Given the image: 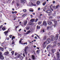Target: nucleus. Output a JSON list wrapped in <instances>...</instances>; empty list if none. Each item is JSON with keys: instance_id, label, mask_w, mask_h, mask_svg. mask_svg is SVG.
Instances as JSON below:
<instances>
[{"instance_id": "1", "label": "nucleus", "mask_w": 60, "mask_h": 60, "mask_svg": "<svg viewBox=\"0 0 60 60\" xmlns=\"http://www.w3.org/2000/svg\"><path fill=\"white\" fill-rule=\"evenodd\" d=\"M47 43V44H48V43H49V42H48V40H46L45 42H44V43L43 44V48H45V47H46V45H45V43Z\"/></svg>"}, {"instance_id": "2", "label": "nucleus", "mask_w": 60, "mask_h": 60, "mask_svg": "<svg viewBox=\"0 0 60 60\" xmlns=\"http://www.w3.org/2000/svg\"><path fill=\"white\" fill-rule=\"evenodd\" d=\"M46 12L48 13H49L48 14L49 16L52 14V11L51 10H48L46 11Z\"/></svg>"}, {"instance_id": "3", "label": "nucleus", "mask_w": 60, "mask_h": 60, "mask_svg": "<svg viewBox=\"0 0 60 60\" xmlns=\"http://www.w3.org/2000/svg\"><path fill=\"white\" fill-rule=\"evenodd\" d=\"M0 58L2 60L4 59V56H3L2 53L1 52H0Z\"/></svg>"}, {"instance_id": "4", "label": "nucleus", "mask_w": 60, "mask_h": 60, "mask_svg": "<svg viewBox=\"0 0 60 60\" xmlns=\"http://www.w3.org/2000/svg\"><path fill=\"white\" fill-rule=\"evenodd\" d=\"M32 6H35L36 5L35 4H33L32 2H30L29 3V6H32Z\"/></svg>"}, {"instance_id": "5", "label": "nucleus", "mask_w": 60, "mask_h": 60, "mask_svg": "<svg viewBox=\"0 0 60 60\" xmlns=\"http://www.w3.org/2000/svg\"><path fill=\"white\" fill-rule=\"evenodd\" d=\"M9 30H10V28H9L8 29V31H6L4 33V34L5 35H7V34L8 33V31H9Z\"/></svg>"}, {"instance_id": "6", "label": "nucleus", "mask_w": 60, "mask_h": 60, "mask_svg": "<svg viewBox=\"0 0 60 60\" xmlns=\"http://www.w3.org/2000/svg\"><path fill=\"white\" fill-rule=\"evenodd\" d=\"M54 22L55 24L54 25V27H56V23H57V21H56V20H54Z\"/></svg>"}, {"instance_id": "7", "label": "nucleus", "mask_w": 60, "mask_h": 60, "mask_svg": "<svg viewBox=\"0 0 60 60\" xmlns=\"http://www.w3.org/2000/svg\"><path fill=\"white\" fill-rule=\"evenodd\" d=\"M47 22L48 23V24H49V25H51V24H52V22H51V21L48 20V21H47Z\"/></svg>"}, {"instance_id": "8", "label": "nucleus", "mask_w": 60, "mask_h": 60, "mask_svg": "<svg viewBox=\"0 0 60 60\" xmlns=\"http://www.w3.org/2000/svg\"><path fill=\"white\" fill-rule=\"evenodd\" d=\"M56 55L57 57V58L59 59V52H57V53H56Z\"/></svg>"}, {"instance_id": "9", "label": "nucleus", "mask_w": 60, "mask_h": 60, "mask_svg": "<svg viewBox=\"0 0 60 60\" xmlns=\"http://www.w3.org/2000/svg\"><path fill=\"white\" fill-rule=\"evenodd\" d=\"M9 54V52H5L4 53V55L5 56H6V55H8Z\"/></svg>"}, {"instance_id": "10", "label": "nucleus", "mask_w": 60, "mask_h": 60, "mask_svg": "<svg viewBox=\"0 0 60 60\" xmlns=\"http://www.w3.org/2000/svg\"><path fill=\"white\" fill-rule=\"evenodd\" d=\"M43 25L44 26H46V25H47V22L45 21H43Z\"/></svg>"}, {"instance_id": "11", "label": "nucleus", "mask_w": 60, "mask_h": 60, "mask_svg": "<svg viewBox=\"0 0 60 60\" xmlns=\"http://www.w3.org/2000/svg\"><path fill=\"white\" fill-rule=\"evenodd\" d=\"M21 1V3H26V0H22Z\"/></svg>"}, {"instance_id": "12", "label": "nucleus", "mask_w": 60, "mask_h": 60, "mask_svg": "<svg viewBox=\"0 0 60 60\" xmlns=\"http://www.w3.org/2000/svg\"><path fill=\"white\" fill-rule=\"evenodd\" d=\"M34 20H35V19H32L30 21L31 22H34Z\"/></svg>"}, {"instance_id": "13", "label": "nucleus", "mask_w": 60, "mask_h": 60, "mask_svg": "<svg viewBox=\"0 0 60 60\" xmlns=\"http://www.w3.org/2000/svg\"><path fill=\"white\" fill-rule=\"evenodd\" d=\"M29 10L30 11V12L31 11V12H33V11H34L33 9L32 8L30 9Z\"/></svg>"}, {"instance_id": "14", "label": "nucleus", "mask_w": 60, "mask_h": 60, "mask_svg": "<svg viewBox=\"0 0 60 60\" xmlns=\"http://www.w3.org/2000/svg\"><path fill=\"white\" fill-rule=\"evenodd\" d=\"M51 51H52V53H54L55 51H56V49H52Z\"/></svg>"}, {"instance_id": "15", "label": "nucleus", "mask_w": 60, "mask_h": 60, "mask_svg": "<svg viewBox=\"0 0 60 60\" xmlns=\"http://www.w3.org/2000/svg\"><path fill=\"white\" fill-rule=\"evenodd\" d=\"M27 21L26 20L24 22V24L25 25H26V24H27Z\"/></svg>"}, {"instance_id": "16", "label": "nucleus", "mask_w": 60, "mask_h": 60, "mask_svg": "<svg viewBox=\"0 0 60 60\" xmlns=\"http://www.w3.org/2000/svg\"><path fill=\"white\" fill-rule=\"evenodd\" d=\"M51 40V41H54V40H55V37H52Z\"/></svg>"}, {"instance_id": "17", "label": "nucleus", "mask_w": 60, "mask_h": 60, "mask_svg": "<svg viewBox=\"0 0 60 60\" xmlns=\"http://www.w3.org/2000/svg\"><path fill=\"white\" fill-rule=\"evenodd\" d=\"M31 32V31L29 30L28 31V32L26 34H28L29 33H30Z\"/></svg>"}, {"instance_id": "18", "label": "nucleus", "mask_w": 60, "mask_h": 60, "mask_svg": "<svg viewBox=\"0 0 60 60\" xmlns=\"http://www.w3.org/2000/svg\"><path fill=\"white\" fill-rule=\"evenodd\" d=\"M47 41H48L49 43H50V41H51V40L50 39L48 38L47 39Z\"/></svg>"}, {"instance_id": "19", "label": "nucleus", "mask_w": 60, "mask_h": 60, "mask_svg": "<svg viewBox=\"0 0 60 60\" xmlns=\"http://www.w3.org/2000/svg\"><path fill=\"white\" fill-rule=\"evenodd\" d=\"M58 34H56V37L55 38L56 39V38L57 39L58 38Z\"/></svg>"}, {"instance_id": "20", "label": "nucleus", "mask_w": 60, "mask_h": 60, "mask_svg": "<svg viewBox=\"0 0 60 60\" xmlns=\"http://www.w3.org/2000/svg\"><path fill=\"white\" fill-rule=\"evenodd\" d=\"M40 4V2L39 1H38V2H37V4L38 5H39Z\"/></svg>"}, {"instance_id": "21", "label": "nucleus", "mask_w": 60, "mask_h": 60, "mask_svg": "<svg viewBox=\"0 0 60 60\" xmlns=\"http://www.w3.org/2000/svg\"><path fill=\"white\" fill-rule=\"evenodd\" d=\"M42 23L41 21L38 22V25H40V24H41Z\"/></svg>"}, {"instance_id": "22", "label": "nucleus", "mask_w": 60, "mask_h": 60, "mask_svg": "<svg viewBox=\"0 0 60 60\" xmlns=\"http://www.w3.org/2000/svg\"><path fill=\"white\" fill-rule=\"evenodd\" d=\"M24 51L25 52V55H27V52L26 51V50H24Z\"/></svg>"}, {"instance_id": "23", "label": "nucleus", "mask_w": 60, "mask_h": 60, "mask_svg": "<svg viewBox=\"0 0 60 60\" xmlns=\"http://www.w3.org/2000/svg\"><path fill=\"white\" fill-rule=\"evenodd\" d=\"M26 30H28L30 28V27H26Z\"/></svg>"}, {"instance_id": "24", "label": "nucleus", "mask_w": 60, "mask_h": 60, "mask_svg": "<svg viewBox=\"0 0 60 60\" xmlns=\"http://www.w3.org/2000/svg\"><path fill=\"white\" fill-rule=\"evenodd\" d=\"M6 29L5 28V27L4 26L2 28V30H3L4 31Z\"/></svg>"}, {"instance_id": "25", "label": "nucleus", "mask_w": 60, "mask_h": 60, "mask_svg": "<svg viewBox=\"0 0 60 60\" xmlns=\"http://www.w3.org/2000/svg\"><path fill=\"white\" fill-rule=\"evenodd\" d=\"M46 4V2L45 1L44 3H43L42 4L43 5V6H45V4Z\"/></svg>"}, {"instance_id": "26", "label": "nucleus", "mask_w": 60, "mask_h": 60, "mask_svg": "<svg viewBox=\"0 0 60 60\" xmlns=\"http://www.w3.org/2000/svg\"><path fill=\"white\" fill-rule=\"evenodd\" d=\"M37 29H40V27L39 26H37Z\"/></svg>"}, {"instance_id": "27", "label": "nucleus", "mask_w": 60, "mask_h": 60, "mask_svg": "<svg viewBox=\"0 0 60 60\" xmlns=\"http://www.w3.org/2000/svg\"><path fill=\"white\" fill-rule=\"evenodd\" d=\"M32 59H34H34H35V57H34V56L33 55L32 56Z\"/></svg>"}, {"instance_id": "28", "label": "nucleus", "mask_w": 60, "mask_h": 60, "mask_svg": "<svg viewBox=\"0 0 60 60\" xmlns=\"http://www.w3.org/2000/svg\"><path fill=\"white\" fill-rule=\"evenodd\" d=\"M46 39V37L45 36L43 38V40H45Z\"/></svg>"}, {"instance_id": "29", "label": "nucleus", "mask_w": 60, "mask_h": 60, "mask_svg": "<svg viewBox=\"0 0 60 60\" xmlns=\"http://www.w3.org/2000/svg\"><path fill=\"white\" fill-rule=\"evenodd\" d=\"M28 47L27 46L26 47H25V48L24 50H26V49H28Z\"/></svg>"}, {"instance_id": "30", "label": "nucleus", "mask_w": 60, "mask_h": 60, "mask_svg": "<svg viewBox=\"0 0 60 60\" xmlns=\"http://www.w3.org/2000/svg\"><path fill=\"white\" fill-rule=\"evenodd\" d=\"M15 37L14 36H12V41L13 40V39H15Z\"/></svg>"}, {"instance_id": "31", "label": "nucleus", "mask_w": 60, "mask_h": 60, "mask_svg": "<svg viewBox=\"0 0 60 60\" xmlns=\"http://www.w3.org/2000/svg\"><path fill=\"white\" fill-rule=\"evenodd\" d=\"M49 26H48L47 27V30H49Z\"/></svg>"}, {"instance_id": "32", "label": "nucleus", "mask_w": 60, "mask_h": 60, "mask_svg": "<svg viewBox=\"0 0 60 60\" xmlns=\"http://www.w3.org/2000/svg\"><path fill=\"white\" fill-rule=\"evenodd\" d=\"M26 14H24L22 16L23 17H25V16H26Z\"/></svg>"}, {"instance_id": "33", "label": "nucleus", "mask_w": 60, "mask_h": 60, "mask_svg": "<svg viewBox=\"0 0 60 60\" xmlns=\"http://www.w3.org/2000/svg\"><path fill=\"white\" fill-rule=\"evenodd\" d=\"M41 32H43L44 33V32H45V30L44 29L42 30L41 31Z\"/></svg>"}, {"instance_id": "34", "label": "nucleus", "mask_w": 60, "mask_h": 60, "mask_svg": "<svg viewBox=\"0 0 60 60\" xmlns=\"http://www.w3.org/2000/svg\"><path fill=\"white\" fill-rule=\"evenodd\" d=\"M25 44H26V45H27V42H26V43H23V45H25Z\"/></svg>"}, {"instance_id": "35", "label": "nucleus", "mask_w": 60, "mask_h": 60, "mask_svg": "<svg viewBox=\"0 0 60 60\" xmlns=\"http://www.w3.org/2000/svg\"><path fill=\"white\" fill-rule=\"evenodd\" d=\"M23 11H24V12H26V10L25 9L23 10Z\"/></svg>"}, {"instance_id": "36", "label": "nucleus", "mask_w": 60, "mask_h": 60, "mask_svg": "<svg viewBox=\"0 0 60 60\" xmlns=\"http://www.w3.org/2000/svg\"><path fill=\"white\" fill-rule=\"evenodd\" d=\"M38 19H36L35 20V22H36L38 21Z\"/></svg>"}, {"instance_id": "37", "label": "nucleus", "mask_w": 60, "mask_h": 60, "mask_svg": "<svg viewBox=\"0 0 60 60\" xmlns=\"http://www.w3.org/2000/svg\"><path fill=\"white\" fill-rule=\"evenodd\" d=\"M1 50H2V51H4V49L3 48H1Z\"/></svg>"}, {"instance_id": "38", "label": "nucleus", "mask_w": 60, "mask_h": 60, "mask_svg": "<svg viewBox=\"0 0 60 60\" xmlns=\"http://www.w3.org/2000/svg\"><path fill=\"white\" fill-rule=\"evenodd\" d=\"M12 45L14 44V41H12Z\"/></svg>"}, {"instance_id": "39", "label": "nucleus", "mask_w": 60, "mask_h": 60, "mask_svg": "<svg viewBox=\"0 0 60 60\" xmlns=\"http://www.w3.org/2000/svg\"><path fill=\"white\" fill-rule=\"evenodd\" d=\"M59 7V5H57L56 6V9H57L58 8V7Z\"/></svg>"}, {"instance_id": "40", "label": "nucleus", "mask_w": 60, "mask_h": 60, "mask_svg": "<svg viewBox=\"0 0 60 60\" xmlns=\"http://www.w3.org/2000/svg\"><path fill=\"white\" fill-rule=\"evenodd\" d=\"M2 27H3V25H1V26H0V29H1V28H2Z\"/></svg>"}, {"instance_id": "41", "label": "nucleus", "mask_w": 60, "mask_h": 60, "mask_svg": "<svg viewBox=\"0 0 60 60\" xmlns=\"http://www.w3.org/2000/svg\"><path fill=\"white\" fill-rule=\"evenodd\" d=\"M39 50H37V51L36 52L38 53H39Z\"/></svg>"}, {"instance_id": "42", "label": "nucleus", "mask_w": 60, "mask_h": 60, "mask_svg": "<svg viewBox=\"0 0 60 60\" xmlns=\"http://www.w3.org/2000/svg\"><path fill=\"white\" fill-rule=\"evenodd\" d=\"M12 36V35H11L9 36V37L10 38H11V37Z\"/></svg>"}, {"instance_id": "43", "label": "nucleus", "mask_w": 60, "mask_h": 60, "mask_svg": "<svg viewBox=\"0 0 60 60\" xmlns=\"http://www.w3.org/2000/svg\"><path fill=\"white\" fill-rule=\"evenodd\" d=\"M51 47V45H49V46H48L47 48H49V47Z\"/></svg>"}, {"instance_id": "44", "label": "nucleus", "mask_w": 60, "mask_h": 60, "mask_svg": "<svg viewBox=\"0 0 60 60\" xmlns=\"http://www.w3.org/2000/svg\"><path fill=\"white\" fill-rule=\"evenodd\" d=\"M11 53H12V54H14V51H12V52H11Z\"/></svg>"}, {"instance_id": "45", "label": "nucleus", "mask_w": 60, "mask_h": 60, "mask_svg": "<svg viewBox=\"0 0 60 60\" xmlns=\"http://www.w3.org/2000/svg\"><path fill=\"white\" fill-rule=\"evenodd\" d=\"M58 46H60V43H58Z\"/></svg>"}, {"instance_id": "46", "label": "nucleus", "mask_w": 60, "mask_h": 60, "mask_svg": "<svg viewBox=\"0 0 60 60\" xmlns=\"http://www.w3.org/2000/svg\"><path fill=\"white\" fill-rule=\"evenodd\" d=\"M17 13V12L16 11H15L14 12V13L15 14H16V13Z\"/></svg>"}, {"instance_id": "47", "label": "nucleus", "mask_w": 60, "mask_h": 60, "mask_svg": "<svg viewBox=\"0 0 60 60\" xmlns=\"http://www.w3.org/2000/svg\"><path fill=\"white\" fill-rule=\"evenodd\" d=\"M35 35H37V37H38V38H40V37H39V36L38 35H37L36 34H35Z\"/></svg>"}, {"instance_id": "48", "label": "nucleus", "mask_w": 60, "mask_h": 60, "mask_svg": "<svg viewBox=\"0 0 60 60\" xmlns=\"http://www.w3.org/2000/svg\"><path fill=\"white\" fill-rule=\"evenodd\" d=\"M52 3L53 4H55V1H53L52 2Z\"/></svg>"}, {"instance_id": "49", "label": "nucleus", "mask_w": 60, "mask_h": 60, "mask_svg": "<svg viewBox=\"0 0 60 60\" xmlns=\"http://www.w3.org/2000/svg\"><path fill=\"white\" fill-rule=\"evenodd\" d=\"M17 55V52H15V56H16V55Z\"/></svg>"}, {"instance_id": "50", "label": "nucleus", "mask_w": 60, "mask_h": 60, "mask_svg": "<svg viewBox=\"0 0 60 60\" xmlns=\"http://www.w3.org/2000/svg\"><path fill=\"white\" fill-rule=\"evenodd\" d=\"M22 38H20V39L19 41H22Z\"/></svg>"}, {"instance_id": "51", "label": "nucleus", "mask_w": 60, "mask_h": 60, "mask_svg": "<svg viewBox=\"0 0 60 60\" xmlns=\"http://www.w3.org/2000/svg\"><path fill=\"white\" fill-rule=\"evenodd\" d=\"M21 41H19V44H21Z\"/></svg>"}, {"instance_id": "52", "label": "nucleus", "mask_w": 60, "mask_h": 60, "mask_svg": "<svg viewBox=\"0 0 60 60\" xmlns=\"http://www.w3.org/2000/svg\"><path fill=\"white\" fill-rule=\"evenodd\" d=\"M17 5L19 6V3H17Z\"/></svg>"}, {"instance_id": "53", "label": "nucleus", "mask_w": 60, "mask_h": 60, "mask_svg": "<svg viewBox=\"0 0 60 60\" xmlns=\"http://www.w3.org/2000/svg\"><path fill=\"white\" fill-rule=\"evenodd\" d=\"M52 28V27L51 26H49V28Z\"/></svg>"}, {"instance_id": "54", "label": "nucleus", "mask_w": 60, "mask_h": 60, "mask_svg": "<svg viewBox=\"0 0 60 60\" xmlns=\"http://www.w3.org/2000/svg\"><path fill=\"white\" fill-rule=\"evenodd\" d=\"M32 13L33 14V15H35V13Z\"/></svg>"}, {"instance_id": "55", "label": "nucleus", "mask_w": 60, "mask_h": 60, "mask_svg": "<svg viewBox=\"0 0 60 60\" xmlns=\"http://www.w3.org/2000/svg\"><path fill=\"white\" fill-rule=\"evenodd\" d=\"M23 56H25V54H24V53H23Z\"/></svg>"}, {"instance_id": "56", "label": "nucleus", "mask_w": 60, "mask_h": 60, "mask_svg": "<svg viewBox=\"0 0 60 60\" xmlns=\"http://www.w3.org/2000/svg\"><path fill=\"white\" fill-rule=\"evenodd\" d=\"M40 10V8H38V10Z\"/></svg>"}, {"instance_id": "57", "label": "nucleus", "mask_w": 60, "mask_h": 60, "mask_svg": "<svg viewBox=\"0 0 60 60\" xmlns=\"http://www.w3.org/2000/svg\"><path fill=\"white\" fill-rule=\"evenodd\" d=\"M21 29H20L19 30V31H21Z\"/></svg>"}, {"instance_id": "58", "label": "nucleus", "mask_w": 60, "mask_h": 60, "mask_svg": "<svg viewBox=\"0 0 60 60\" xmlns=\"http://www.w3.org/2000/svg\"><path fill=\"white\" fill-rule=\"evenodd\" d=\"M32 37H34V35H33L31 36Z\"/></svg>"}, {"instance_id": "59", "label": "nucleus", "mask_w": 60, "mask_h": 60, "mask_svg": "<svg viewBox=\"0 0 60 60\" xmlns=\"http://www.w3.org/2000/svg\"><path fill=\"white\" fill-rule=\"evenodd\" d=\"M18 56V58H19V56H20V55H19V56Z\"/></svg>"}, {"instance_id": "60", "label": "nucleus", "mask_w": 60, "mask_h": 60, "mask_svg": "<svg viewBox=\"0 0 60 60\" xmlns=\"http://www.w3.org/2000/svg\"><path fill=\"white\" fill-rule=\"evenodd\" d=\"M12 13L13 14V13H14V11H12Z\"/></svg>"}, {"instance_id": "61", "label": "nucleus", "mask_w": 60, "mask_h": 60, "mask_svg": "<svg viewBox=\"0 0 60 60\" xmlns=\"http://www.w3.org/2000/svg\"><path fill=\"white\" fill-rule=\"evenodd\" d=\"M37 49H39V47H37Z\"/></svg>"}, {"instance_id": "62", "label": "nucleus", "mask_w": 60, "mask_h": 60, "mask_svg": "<svg viewBox=\"0 0 60 60\" xmlns=\"http://www.w3.org/2000/svg\"><path fill=\"white\" fill-rule=\"evenodd\" d=\"M34 38L35 39H36L37 38V37H34Z\"/></svg>"}, {"instance_id": "63", "label": "nucleus", "mask_w": 60, "mask_h": 60, "mask_svg": "<svg viewBox=\"0 0 60 60\" xmlns=\"http://www.w3.org/2000/svg\"><path fill=\"white\" fill-rule=\"evenodd\" d=\"M18 22H19L20 21V20H19V19H18Z\"/></svg>"}, {"instance_id": "64", "label": "nucleus", "mask_w": 60, "mask_h": 60, "mask_svg": "<svg viewBox=\"0 0 60 60\" xmlns=\"http://www.w3.org/2000/svg\"><path fill=\"white\" fill-rule=\"evenodd\" d=\"M12 10L13 11H14V8H12Z\"/></svg>"}]
</instances>
